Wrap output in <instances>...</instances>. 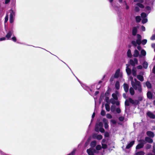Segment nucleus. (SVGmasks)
I'll list each match as a JSON object with an SVG mask.
<instances>
[{
    "instance_id": "obj_1",
    "label": "nucleus",
    "mask_w": 155,
    "mask_h": 155,
    "mask_svg": "<svg viewBox=\"0 0 155 155\" xmlns=\"http://www.w3.org/2000/svg\"><path fill=\"white\" fill-rule=\"evenodd\" d=\"M128 100L132 104H133L134 106L138 105L140 104V102H139V101H138L137 100H134L132 98H129Z\"/></svg>"
},
{
    "instance_id": "obj_2",
    "label": "nucleus",
    "mask_w": 155,
    "mask_h": 155,
    "mask_svg": "<svg viewBox=\"0 0 155 155\" xmlns=\"http://www.w3.org/2000/svg\"><path fill=\"white\" fill-rule=\"evenodd\" d=\"M135 83H137V86H138V91L139 93H141L142 91L141 86L140 84V82L137 80L136 78L134 79Z\"/></svg>"
},
{
    "instance_id": "obj_3",
    "label": "nucleus",
    "mask_w": 155,
    "mask_h": 155,
    "mask_svg": "<svg viewBox=\"0 0 155 155\" xmlns=\"http://www.w3.org/2000/svg\"><path fill=\"white\" fill-rule=\"evenodd\" d=\"M132 78V81H131V84L132 87L135 90H137L138 91V86H137V83H135L133 80V78Z\"/></svg>"
},
{
    "instance_id": "obj_4",
    "label": "nucleus",
    "mask_w": 155,
    "mask_h": 155,
    "mask_svg": "<svg viewBox=\"0 0 155 155\" xmlns=\"http://www.w3.org/2000/svg\"><path fill=\"white\" fill-rule=\"evenodd\" d=\"M11 12L10 15V23H12L13 22V16L15 15V13L13 11L11 10Z\"/></svg>"
},
{
    "instance_id": "obj_5",
    "label": "nucleus",
    "mask_w": 155,
    "mask_h": 155,
    "mask_svg": "<svg viewBox=\"0 0 155 155\" xmlns=\"http://www.w3.org/2000/svg\"><path fill=\"white\" fill-rule=\"evenodd\" d=\"M147 135L148 136V137L153 138L155 136L154 133L150 131H148L146 133Z\"/></svg>"
},
{
    "instance_id": "obj_6",
    "label": "nucleus",
    "mask_w": 155,
    "mask_h": 155,
    "mask_svg": "<svg viewBox=\"0 0 155 155\" xmlns=\"http://www.w3.org/2000/svg\"><path fill=\"white\" fill-rule=\"evenodd\" d=\"M103 121L104 124V127L105 129H107L109 127L108 125V122L107 120L105 118H104Z\"/></svg>"
},
{
    "instance_id": "obj_7",
    "label": "nucleus",
    "mask_w": 155,
    "mask_h": 155,
    "mask_svg": "<svg viewBox=\"0 0 155 155\" xmlns=\"http://www.w3.org/2000/svg\"><path fill=\"white\" fill-rule=\"evenodd\" d=\"M145 142L150 143H153V140L152 139L151 137H147L145 138Z\"/></svg>"
},
{
    "instance_id": "obj_8",
    "label": "nucleus",
    "mask_w": 155,
    "mask_h": 155,
    "mask_svg": "<svg viewBox=\"0 0 155 155\" xmlns=\"http://www.w3.org/2000/svg\"><path fill=\"white\" fill-rule=\"evenodd\" d=\"M147 115L150 118L153 119L155 118V115L150 112H148L147 113Z\"/></svg>"
},
{
    "instance_id": "obj_9",
    "label": "nucleus",
    "mask_w": 155,
    "mask_h": 155,
    "mask_svg": "<svg viewBox=\"0 0 155 155\" xmlns=\"http://www.w3.org/2000/svg\"><path fill=\"white\" fill-rule=\"evenodd\" d=\"M135 143V141L133 140L130 142L126 146V149H129Z\"/></svg>"
},
{
    "instance_id": "obj_10",
    "label": "nucleus",
    "mask_w": 155,
    "mask_h": 155,
    "mask_svg": "<svg viewBox=\"0 0 155 155\" xmlns=\"http://www.w3.org/2000/svg\"><path fill=\"white\" fill-rule=\"evenodd\" d=\"M120 69L119 68H118L116 71L114 75V76L115 78H117L119 77L120 75Z\"/></svg>"
},
{
    "instance_id": "obj_11",
    "label": "nucleus",
    "mask_w": 155,
    "mask_h": 155,
    "mask_svg": "<svg viewBox=\"0 0 155 155\" xmlns=\"http://www.w3.org/2000/svg\"><path fill=\"white\" fill-rule=\"evenodd\" d=\"M123 87L124 91L126 92H128L129 88L128 85L126 83H124L123 84Z\"/></svg>"
},
{
    "instance_id": "obj_12",
    "label": "nucleus",
    "mask_w": 155,
    "mask_h": 155,
    "mask_svg": "<svg viewBox=\"0 0 155 155\" xmlns=\"http://www.w3.org/2000/svg\"><path fill=\"white\" fill-rule=\"evenodd\" d=\"M147 97L150 99H151L153 98V94L150 91H148L147 94Z\"/></svg>"
},
{
    "instance_id": "obj_13",
    "label": "nucleus",
    "mask_w": 155,
    "mask_h": 155,
    "mask_svg": "<svg viewBox=\"0 0 155 155\" xmlns=\"http://www.w3.org/2000/svg\"><path fill=\"white\" fill-rule=\"evenodd\" d=\"M127 67L126 68V71L127 74L129 75L131 74V69L128 68L129 65L128 64H126Z\"/></svg>"
},
{
    "instance_id": "obj_14",
    "label": "nucleus",
    "mask_w": 155,
    "mask_h": 155,
    "mask_svg": "<svg viewBox=\"0 0 155 155\" xmlns=\"http://www.w3.org/2000/svg\"><path fill=\"white\" fill-rule=\"evenodd\" d=\"M137 32V28L136 27H134L133 28L132 33L133 36H135L136 35Z\"/></svg>"
},
{
    "instance_id": "obj_15",
    "label": "nucleus",
    "mask_w": 155,
    "mask_h": 155,
    "mask_svg": "<svg viewBox=\"0 0 155 155\" xmlns=\"http://www.w3.org/2000/svg\"><path fill=\"white\" fill-rule=\"evenodd\" d=\"M146 85L148 89H151L152 87L151 84L148 81H147L146 82Z\"/></svg>"
},
{
    "instance_id": "obj_16",
    "label": "nucleus",
    "mask_w": 155,
    "mask_h": 155,
    "mask_svg": "<svg viewBox=\"0 0 155 155\" xmlns=\"http://www.w3.org/2000/svg\"><path fill=\"white\" fill-rule=\"evenodd\" d=\"M12 35V32L11 31H9L6 35L5 37L6 38L8 39L11 37Z\"/></svg>"
},
{
    "instance_id": "obj_17",
    "label": "nucleus",
    "mask_w": 155,
    "mask_h": 155,
    "mask_svg": "<svg viewBox=\"0 0 155 155\" xmlns=\"http://www.w3.org/2000/svg\"><path fill=\"white\" fill-rule=\"evenodd\" d=\"M137 70L135 67H133L132 69V74L135 77L137 75Z\"/></svg>"
},
{
    "instance_id": "obj_18",
    "label": "nucleus",
    "mask_w": 155,
    "mask_h": 155,
    "mask_svg": "<svg viewBox=\"0 0 155 155\" xmlns=\"http://www.w3.org/2000/svg\"><path fill=\"white\" fill-rule=\"evenodd\" d=\"M137 78L139 80L141 81H143L144 80L143 76L141 75H138L137 76Z\"/></svg>"
},
{
    "instance_id": "obj_19",
    "label": "nucleus",
    "mask_w": 155,
    "mask_h": 155,
    "mask_svg": "<svg viewBox=\"0 0 155 155\" xmlns=\"http://www.w3.org/2000/svg\"><path fill=\"white\" fill-rule=\"evenodd\" d=\"M120 84L119 81H117L115 84V87L117 90H118L120 89Z\"/></svg>"
},
{
    "instance_id": "obj_20",
    "label": "nucleus",
    "mask_w": 155,
    "mask_h": 155,
    "mask_svg": "<svg viewBox=\"0 0 155 155\" xmlns=\"http://www.w3.org/2000/svg\"><path fill=\"white\" fill-rule=\"evenodd\" d=\"M139 54V53L138 51L137 50L135 49L134 51V53L133 56L134 57H137L138 56Z\"/></svg>"
},
{
    "instance_id": "obj_21",
    "label": "nucleus",
    "mask_w": 155,
    "mask_h": 155,
    "mask_svg": "<svg viewBox=\"0 0 155 155\" xmlns=\"http://www.w3.org/2000/svg\"><path fill=\"white\" fill-rule=\"evenodd\" d=\"M143 146L144 145L142 143H140L136 146V149H140L143 148Z\"/></svg>"
},
{
    "instance_id": "obj_22",
    "label": "nucleus",
    "mask_w": 155,
    "mask_h": 155,
    "mask_svg": "<svg viewBox=\"0 0 155 155\" xmlns=\"http://www.w3.org/2000/svg\"><path fill=\"white\" fill-rule=\"evenodd\" d=\"M97 142L96 141L94 140L91 142L90 145L91 147H94L96 145Z\"/></svg>"
},
{
    "instance_id": "obj_23",
    "label": "nucleus",
    "mask_w": 155,
    "mask_h": 155,
    "mask_svg": "<svg viewBox=\"0 0 155 155\" xmlns=\"http://www.w3.org/2000/svg\"><path fill=\"white\" fill-rule=\"evenodd\" d=\"M129 91L130 94L131 95H134L135 92L134 88L132 87H130V88Z\"/></svg>"
},
{
    "instance_id": "obj_24",
    "label": "nucleus",
    "mask_w": 155,
    "mask_h": 155,
    "mask_svg": "<svg viewBox=\"0 0 155 155\" xmlns=\"http://www.w3.org/2000/svg\"><path fill=\"white\" fill-rule=\"evenodd\" d=\"M111 90V88L110 87H108V90L105 93L104 96H108L110 94V93Z\"/></svg>"
},
{
    "instance_id": "obj_25",
    "label": "nucleus",
    "mask_w": 155,
    "mask_h": 155,
    "mask_svg": "<svg viewBox=\"0 0 155 155\" xmlns=\"http://www.w3.org/2000/svg\"><path fill=\"white\" fill-rule=\"evenodd\" d=\"M87 152L89 155H94V152L91 149H87Z\"/></svg>"
},
{
    "instance_id": "obj_26",
    "label": "nucleus",
    "mask_w": 155,
    "mask_h": 155,
    "mask_svg": "<svg viewBox=\"0 0 155 155\" xmlns=\"http://www.w3.org/2000/svg\"><path fill=\"white\" fill-rule=\"evenodd\" d=\"M148 64L146 61H144L143 64V66L144 68L147 69V68Z\"/></svg>"
},
{
    "instance_id": "obj_27",
    "label": "nucleus",
    "mask_w": 155,
    "mask_h": 155,
    "mask_svg": "<svg viewBox=\"0 0 155 155\" xmlns=\"http://www.w3.org/2000/svg\"><path fill=\"white\" fill-rule=\"evenodd\" d=\"M136 21L137 23L140 22L141 20V18L140 16H137L135 17Z\"/></svg>"
},
{
    "instance_id": "obj_28",
    "label": "nucleus",
    "mask_w": 155,
    "mask_h": 155,
    "mask_svg": "<svg viewBox=\"0 0 155 155\" xmlns=\"http://www.w3.org/2000/svg\"><path fill=\"white\" fill-rule=\"evenodd\" d=\"M127 54L128 57L131 58L132 57V55L131 53L130 50L129 49L128 50L127 52Z\"/></svg>"
},
{
    "instance_id": "obj_29",
    "label": "nucleus",
    "mask_w": 155,
    "mask_h": 155,
    "mask_svg": "<svg viewBox=\"0 0 155 155\" xmlns=\"http://www.w3.org/2000/svg\"><path fill=\"white\" fill-rule=\"evenodd\" d=\"M105 107L106 110L107 111H109L110 110V107L109 104L106 103L105 104Z\"/></svg>"
},
{
    "instance_id": "obj_30",
    "label": "nucleus",
    "mask_w": 155,
    "mask_h": 155,
    "mask_svg": "<svg viewBox=\"0 0 155 155\" xmlns=\"http://www.w3.org/2000/svg\"><path fill=\"white\" fill-rule=\"evenodd\" d=\"M136 155H144V152L143 151H140L136 153Z\"/></svg>"
},
{
    "instance_id": "obj_31",
    "label": "nucleus",
    "mask_w": 155,
    "mask_h": 155,
    "mask_svg": "<svg viewBox=\"0 0 155 155\" xmlns=\"http://www.w3.org/2000/svg\"><path fill=\"white\" fill-rule=\"evenodd\" d=\"M112 97L115 100H118V97L117 94L115 93H113L112 94Z\"/></svg>"
},
{
    "instance_id": "obj_32",
    "label": "nucleus",
    "mask_w": 155,
    "mask_h": 155,
    "mask_svg": "<svg viewBox=\"0 0 155 155\" xmlns=\"http://www.w3.org/2000/svg\"><path fill=\"white\" fill-rule=\"evenodd\" d=\"M129 63L130 65L133 66L134 67V66H135V63L132 59H130Z\"/></svg>"
},
{
    "instance_id": "obj_33",
    "label": "nucleus",
    "mask_w": 155,
    "mask_h": 155,
    "mask_svg": "<svg viewBox=\"0 0 155 155\" xmlns=\"http://www.w3.org/2000/svg\"><path fill=\"white\" fill-rule=\"evenodd\" d=\"M115 109H116V106L115 105H113L111 106L110 110H111V112H114L115 111Z\"/></svg>"
},
{
    "instance_id": "obj_34",
    "label": "nucleus",
    "mask_w": 155,
    "mask_h": 155,
    "mask_svg": "<svg viewBox=\"0 0 155 155\" xmlns=\"http://www.w3.org/2000/svg\"><path fill=\"white\" fill-rule=\"evenodd\" d=\"M130 103L129 100H126L125 101V106L127 107L129 106Z\"/></svg>"
},
{
    "instance_id": "obj_35",
    "label": "nucleus",
    "mask_w": 155,
    "mask_h": 155,
    "mask_svg": "<svg viewBox=\"0 0 155 155\" xmlns=\"http://www.w3.org/2000/svg\"><path fill=\"white\" fill-rule=\"evenodd\" d=\"M151 147L152 146L151 145L149 144H147L146 145L145 148L147 150H148L150 149Z\"/></svg>"
},
{
    "instance_id": "obj_36",
    "label": "nucleus",
    "mask_w": 155,
    "mask_h": 155,
    "mask_svg": "<svg viewBox=\"0 0 155 155\" xmlns=\"http://www.w3.org/2000/svg\"><path fill=\"white\" fill-rule=\"evenodd\" d=\"M136 5L141 8H143L144 7V5L143 4L140 3H137Z\"/></svg>"
},
{
    "instance_id": "obj_37",
    "label": "nucleus",
    "mask_w": 155,
    "mask_h": 155,
    "mask_svg": "<svg viewBox=\"0 0 155 155\" xmlns=\"http://www.w3.org/2000/svg\"><path fill=\"white\" fill-rule=\"evenodd\" d=\"M138 142L140 143H142L144 145V144L146 143V142H145V140H144L143 139H140L138 140Z\"/></svg>"
},
{
    "instance_id": "obj_38",
    "label": "nucleus",
    "mask_w": 155,
    "mask_h": 155,
    "mask_svg": "<svg viewBox=\"0 0 155 155\" xmlns=\"http://www.w3.org/2000/svg\"><path fill=\"white\" fill-rule=\"evenodd\" d=\"M141 54L143 56H145L146 54V51L143 49H142L141 51Z\"/></svg>"
},
{
    "instance_id": "obj_39",
    "label": "nucleus",
    "mask_w": 155,
    "mask_h": 155,
    "mask_svg": "<svg viewBox=\"0 0 155 155\" xmlns=\"http://www.w3.org/2000/svg\"><path fill=\"white\" fill-rule=\"evenodd\" d=\"M102 136L101 134H98L97 135L96 137V139L97 140H101L102 138Z\"/></svg>"
},
{
    "instance_id": "obj_40",
    "label": "nucleus",
    "mask_w": 155,
    "mask_h": 155,
    "mask_svg": "<svg viewBox=\"0 0 155 155\" xmlns=\"http://www.w3.org/2000/svg\"><path fill=\"white\" fill-rule=\"evenodd\" d=\"M141 16L142 18H144L147 17V14L145 12H142L141 14Z\"/></svg>"
},
{
    "instance_id": "obj_41",
    "label": "nucleus",
    "mask_w": 155,
    "mask_h": 155,
    "mask_svg": "<svg viewBox=\"0 0 155 155\" xmlns=\"http://www.w3.org/2000/svg\"><path fill=\"white\" fill-rule=\"evenodd\" d=\"M101 147L100 145H97L96 147V149L97 150H101Z\"/></svg>"
},
{
    "instance_id": "obj_42",
    "label": "nucleus",
    "mask_w": 155,
    "mask_h": 155,
    "mask_svg": "<svg viewBox=\"0 0 155 155\" xmlns=\"http://www.w3.org/2000/svg\"><path fill=\"white\" fill-rule=\"evenodd\" d=\"M101 145H102L101 148H103L104 149H106L107 147V145L106 144H103V143H102Z\"/></svg>"
},
{
    "instance_id": "obj_43",
    "label": "nucleus",
    "mask_w": 155,
    "mask_h": 155,
    "mask_svg": "<svg viewBox=\"0 0 155 155\" xmlns=\"http://www.w3.org/2000/svg\"><path fill=\"white\" fill-rule=\"evenodd\" d=\"M76 152V150L74 149L73 151L70 153L68 154L67 155H74Z\"/></svg>"
},
{
    "instance_id": "obj_44",
    "label": "nucleus",
    "mask_w": 155,
    "mask_h": 155,
    "mask_svg": "<svg viewBox=\"0 0 155 155\" xmlns=\"http://www.w3.org/2000/svg\"><path fill=\"white\" fill-rule=\"evenodd\" d=\"M147 18H143V19L142 21V22L143 24H145L147 23Z\"/></svg>"
},
{
    "instance_id": "obj_45",
    "label": "nucleus",
    "mask_w": 155,
    "mask_h": 155,
    "mask_svg": "<svg viewBox=\"0 0 155 155\" xmlns=\"http://www.w3.org/2000/svg\"><path fill=\"white\" fill-rule=\"evenodd\" d=\"M106 112L104 110H102L101 111V114L102 116H104L105 115Z\"/></svg>"
},
{
    "instance_id": "obj_46",
    "label": "nucleus",
    "mask_w": 155,
    "mask_h": 155,
    "mask_svg": "<svg viewBox=\"0 0 155 155\" xmlns=\"http://www.w3.org/2000/svg\"><path fill=\"white\" fill-rule=\"evenodd\" d=\"M147 40L146 39H144L142 40L141 42L142 43V44L143 45H145V44H146V43H147Z\"/></svg>"
},
{
    "instance_id": "obj_47",
    "label": "nucleus",
    "mask_w": 155,
    "mask_h": 155,
    "mask_svg": "<svg viewBox=\"0 0 155 155\" xmlns=\"http://www.w3.org/2000/svg\"><path fill=\"white\" fill-rule=\"evenodd\" d=\"M137 40H141V36L140 35L137 34Z\"/></svg>"
},
{
    "instance_id": "obj_48",
    "label": "nucleus",
    "mask_w": 155,
    "mask_h": 155,
    "mask_svg": "<svg viewBox=\"0 0 155 155\" xmlns=\"http://www.w3.org/2000/svg\"><path fill=\"white\" fill-rule=\"evenodd\" d=\"M106 117L108 119H111L112 118V115L110 114H107L106 115Z\"/></svg>"
},
{
    "instance_id": "obj_49",
    "label": "nucleus",
    "mask_w": 155,
    "mask_h": 155,
    "mask_svg": "<svg viewBox=\"0 0 155 155\" xmlns=\"http://www.w3.org/2000/svg\"><path fill=\"white\" fill-rule=\"evenodd\" d=\"M109 133L107 132H105L104 134V136L105 137H109Z\"/></svg>"
},
{
    "instance_id": "obj_50",
    "label": "nucleus",
    "mask_w": 155,
    "mask_h": 155,
    "mask_svg": "<svg viewBox=\"0 0 155 155\" xmlns=\"http://www.w3.org/2000/svg\"><path fill=\"white\" fill-rule=\"evenodd\" d=\"M136 42L137 44H138V45H140L141 43V40L137 39Z\"/></svg>"
},
{
    "instance_id": "obj_51",
    "label": "nucleus",
    "mask_w": 155,
    "mask_h": 155,
    "mask_svg": "<svg viewBox=\"0 0 155 155\" xmlns=\"http://www.w3.org/2000/svg\"><path fill=\"white\" fill-rule=\"evenodd\" d=\"M119 120L120 121H123L124 120V118L122 116L120 117H119Z\"/></svg>"
},
{
    "instance_id": "obj_52",
    "label": "nucleus",
    "mask_w": 155,
    "mask_h": 155,
    "mask_svg": "<svg viewBox=\"0 0 155 155\" xmlns=\"http://www.w3.org/2000/svg\"><path fill=\"white\" fill-rule=\"evenodd\" d=\"M132 44L134 46L136 47L137 45L136 42L134 41H131Z\"/></svg>"
},
{
    "instance_id": "obj_53",
    "label": "nucleus",
    "mask_w": 155,
    "mask_h": 155,
    "mask_svg": "<svg viewBox=\"0 0 155 155\" xmlns=\"http://www.w3.org/2000/svg\"><path fill=\"white\" fill-rule=\"evenodd\" d=\"M116 111L117 113L119 114L121 112L120 109L119 108H117L116 109Z\"/></svg>"
},
{
    "instance_id": "obj_54",
    "label": "nucleus",
    "mask_w": 155,
    "mask_h": 155,
    "mask_svg": "<svg viewBox=\"0 0 155 155\" xmlns=\"http://www.w3.org/2000/svg\"><path fill=\"white\" fill-rule=\"evenodd\" d=\"M99 131L101 132L102 133H104L105 131L104 129L102 127H101L100 128Z\"/></svg>"
},
{
    "instance_id": "obj_55",
    "label": "nucleus",
    "mask_w": 155,
    "mask_h": 155,
    "mask_svg": "<svg viewBox=\"0 0 155 155\" xmlns=\"http://www.w3.org/2000/svg\"><path fill=\"white\" fill-rule=\"evenodd\" d=\"M110 102L113 104H114L115 103V101L114 99L111 98L110 99Z\"/></svg>"
},
{
    "instance_id": "obj_56",
    "label": "nucleus",
    "mask_w": 155,
    "mask_h": 155,
    "mask_svg": "<svg viewBox=\"0 0 155 155\" xmlns=\"http://www.w3.org/2000/svg\"><path fill=\"white\" fill-rule=\"evenodd\" d=\"M95 130L97 132L99 130V126L97 124L95 126Z\"/></svg>"
},
{
    "instance_id": "obj_57",
    "label": "nucleus",
    "mask_w": 155,
    "mask_h": 155,
    "mask_svg": "<svg viewBox=\"0 0 155 155\" xmlns=\"http://www.w3.org/2000/svg\"><path fill=\"white\" fill-rule=\"evenodd\" d=\"M105 100L106 102L108 103L109 101V97L108 96H105Z\"/></svg>"
},
{
    "instance_id": "obj_58",
    "label": "nucleus",
    "mask_w": 155,
    "mask_h": 155,
    "mask_svg": "<svg viewBox=\"0 0 155 155\" xmlns=\"http://www.w3.org/2000/svg\"><path fill=\"white\" fill-rule=\"evenodd\" d=\"M140 10L139 8L137 7L136 6L135 8V12H138Z\"/></svg>"
},
{
    "instance_id": "obj_59",
    "label": "nucleus",
    "mask_w": 155,
    "mask_h": 155,
    "mask_svg": "<svg viewBox=\"0 0 155 155\" xmlns=\"http://www.w3.org/2000/svg\"><path fill=\"white\" fill-rule=\"evenodd\" d=\"M114 78H115L114 76H112L110 78V83L112 82L113 81Z\"/></svg>"
},
{
    "instance_id": "obj_60",
    "label": "nucleus",
    "mask_w": 155,
    "mask_h": 155,
    "mask_svg": "<svg viewBox=\"0 0 155 155\" xmlns=\"http://www.w3.org/2000/svg\"><path fill=\"white\" fill-rule=\"evenodd\" d=\"M12 39L13 41H14L15 42H16V41L17 39H16V38L15 37H12Z\"/></svg>"
},
{
    "instance_id": "obj_61",
    "label": "nucleus",
    "mask_w": 155,
    "mask_h": 155,
    "mask_svg": "<svg viewBox=\"0 0 155 155\" xmlns=\"http://www.w3.org/2000/svg\"><path fill=\"white\" fill-rule=\"evenodd\" d=\"M8 15H7L5 17V23L6 22L8 21Z\"/></svg>"
},
{
    "instance_id": "obj_62",
    "label": "nucleus",
    "mask_w": 155,
    "mask_h": 155,
    "mask_svg": "<svg viewBox=\"0 0 155 155\" xmlns=\"http://www.w3.org/2000/svg\"><path fill=\"white\" fill-rule=\"evenodd\" d=\"M150 39L151 40H155V34L153 35L150 38Z\"/></svg>"
},
{
    "instance_id": "obj_63",
    "label": "nucleus",
    "mask_w": 155,
    "mask_h": 155,
    "mask_svg": "<svg viewBox=\"0 0 155 155\" xmlns=\"http://www.w3.org/2000/svg\"><path fill=\"white\" fill-rule=\"evenodd\" d=\"M153 152L155 154V145H153V149L152 150Z\"/></svg>"
},
{
    "instance_id": "obj_64",
    "label": "nucleus",
    "mask_w": 155,
    "mask_h": 155,
    "mask_svg": "<svg viewBox=\"0 0 155 155\" xmlns=\"http://www.w3.org/2000/svg\"><path fill=\"white\" fill-rule=\"evenodd\" d=\"M134 62H135V64H137L138 63V60L136 58H134Z\"/></svg>"
}]
</instances>
